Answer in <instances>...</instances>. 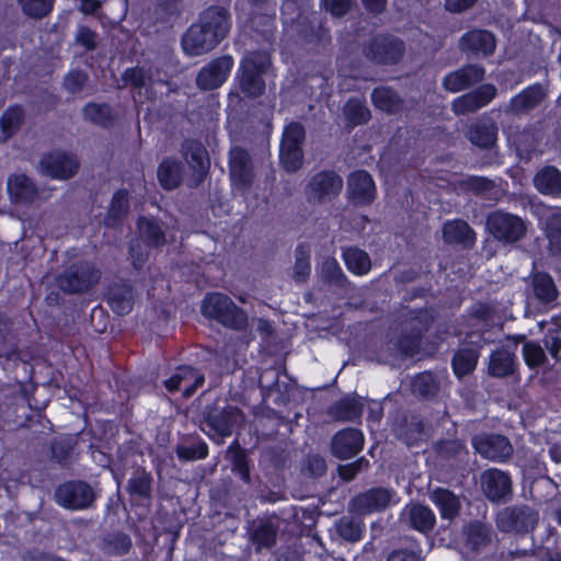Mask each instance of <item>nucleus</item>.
I'll use <instances>...</instances> for the list:
<instances>
[{"instance_id": "23", "label": "nucleus", "mask_w": 561, "mask_h": 561, "mask_svg": "<svg viewBox=\"0 0 561 561\" xmlns=\"http://www.w3.org/2000/svg\"><path fill=\"white\" fill-rule=\"evenodd\" d=\"M460 45L463 50L488 56L494 51L496 44L489 31L473 30L462 36Z\"/></svg>"}, {"instance_id": "37", "label": "nucleus", "mask_w": 561, "mask_h": 561, "mask_svg": "<svg viewBox=\"0 0 561 561\" xmlns=\"http://www.w3.org/2000/svg\"><path fill=\"white\" fill-rule=\"evenodd\" d=\"M535 296L543 304H549L557 299L558 290L552 277L546 273H537L533 278Z\"/></svg>"}, {"instance_id": "4", "label": "nucleus", "mask_w": 561, "mask_h": 561, "mask_svg": "<svg viewBox=\"0 0 561 561\" xmlns=\"http://www.w3.org/2000/svg\"><path fill=\"white\" fill-rule=\"evenodd\" d=\"M100 278V273L88 262L72 264L56 277V285L68 294L87 291Z\"/></svg>"}, {"instance_id": "24", "label": "nucleus", "mask_w": 561, "mask_h": 561, "mask_svg": "<svg viewBox=\"0 0 561 561\" xmlns=\"http://www.w3.org/2000/svg\"><path fill=\"white\" fill-rule=\"evenodd\" d=\"M183 156L188 165L203 178L207 172L209 159L205 147L196 140H186L182 146Z\"/></svg>"}, {"instance_id": "60", "label": "nucleus", "mask_w": 561, "mask_h": 561, "mask_svg": "<svg viewBox=\"0 0 561 561\" xmlns=\"http://www.w3.org/2000/svg\"><path fill=\"white\" fill-rule=\"evenodd\" d=\"M84 118L95 125L103 126L105 123V108L103 104L89 103L83 110Z\"/></svg>"}, {"instance_id": "10", "label": "nucleus", "mask_w": 561, "mask_h": 561, "mask_svg": "<svg viewBox=\"0 0 561 561\" xmlns=\"http://www.w3.org/2000/svg\"><path fill=\"white\" fill-rule=\"evenodd\" d=\"M239 419L240 410L229 405L221 411L209 412L202 430L211 439H217L219 443L222 437L231 435L233 426Z\"/></svg>"}, {"instance_id": "46", "label": "nucleus", "mask_w": 561, "mask_h": 561, "mask_svg": "<svg viewBox=\"0 0 561 561\" xmlns=\"http://www.w3.org/2000/svg\"><path fill=\"white\" fill-rule=\"evenodd\" d=\"M279 158L283 167L294 172L298 170L302 164V150L301 147H290L280 145Z\"/></svg>"}, {"instance_id": "55", "label": "nucleus", "mask_w": 561, "mask_h": 561, "mask_svg": "<svg viewBox=\"0 0 561 561\" xmlns=\"http://www.w3.org/2000/svg\"><path fill=\"white\" fill-rule=\"evenodd\" d=\"M304 138V127L299 123H290L285 127L280 145L300 147Z\"/></svg>"}, {"instance_id": "11", "label": "nucleus", "mask_w": 561, "mask_h": 561, "mask_svg": "<svg viewBox=\"0 0 561 561\" xmlns=\"http://www.w3.org/2000/svg\"><path fill=\"white\" fill-rule=\"evenodd\" d=\"M55 499L64 507L81 510L92 503L94 493L85 482L73 481L61 484L55 492Z\"/></svg>"}, {"instance_id": "19", "label": "nucleus", "mask_w": 561, "mask_h": 561, "mask_svg": "<svg viewBox=\"0 0 561 561\" xmlns=\"http://www.w3.org/2000/svg\"><path fill=\"white\" fill-rule=\"evenodd\" d=\"M364 435L356 428H344L337 432L332 439V453L341 459L355 456L363 449Z\"/></svg>"}, {"instance_id": "35", "label": "nucleus", "mask_w": 561, "mask_h": 561, "mask_svg": "<svg viewBox=\"0 0 561 561\" xmlns=\"http://www.w3.org/2000/svg\"><path fill=\"white\" fill-rule=\"evenodd\" d=\"M514 365V354L505 348H501L491 355L489 362V373L494 377H504L513 373Z\"/></svg>"}, {"instance_id": "50", "label": "nucleus", "mask_w": 561, "mask_h": 561, "mask_svg": "<svg viewBox=\"0 0 561 561\" xmlns=\"http://www.w3.org/2000/svg\"><path fill=\"white\" fill-rule=\"evenodd\" d=\"M276 540V529L270 523L260 524L253 533V541L259 548H268Z\"/></svg>"}, {"instance_id": "5", "label": "nucleus", "mask_w": 561, "mask_h": 561, "mask_svg": "<svg viewBox=\"0 0 561 561\" xmlns=\"http://www.w3.org/2000/svg\"><path fill=\"white\" fill-rule=\"evenodd\" d=\"M486 225L495 239L507 243L518 241L527 230L526 222L520 217L503 211L490 214Z\"/></svg>"}, {"instance_id": "27", "label": "nucleus", "mask_w": 561, "mask_h": 561, "mask_svg": "<svg viewBox=\"0 0 561 561\" xmlns=\"http://www.w3.org/2000/svg\"><path fill=\"white\" fill-rule=\"evenodd\" d=\"M535 187L546 195L561 193V172L554 167H546L534 178Z\"/></svg>"}, {"instance_id": "57", "label": "nucleus", "mask_w": 561, "mask_h": 561, "mask_svg": "<svg viewBox=\"0 0 561 561\" xmlns=\"http://www.w3.org/2000/svg\"><path fill=\"white\" fill-rule=\"evenodd\" d=\"M337 530L343 538L351 541H357L362 537L360 525L351 519H342L337 524Z\"/></svg>"}, {"instance_id": "58", "label": "nucleus", "mask_w": 561, "mask_h": 561, "mask_svg": "<svg viewBox=\"0 0 561 561\" xmlns=\"http://www.w3.org/2000/svg\"><path fill=\"white\" fill-rule=\"evenodd\" d=\"M128 210V196L126 191H118L114 194L112 202L110 214L113 218H119L125 215Z\"/></svg>"}, {"instance_id": "16", "label": "nucleus", "mask_w": 561, "mask_h": 561, "mask_svg": "<svg viewBox=\"0 0 561 561\" xmlns=\"http://www.w3.org/2000/svg\"><path fill=\"white\" fill-rule=\"evenodd\" d=\"M481 486L485 496L492 501L504 500L512 491L510 476L500 469H489L481 474Z\"/></svg>"}, {"instance_id": "42", "label": "nucleus", "mask_w": 561, "mask_h": 561, "mask_svg": "<svg viewBox=\"0 0 561 561\" xmlns=\"http://www.w3.org/2000/svg\"><path fill=\"white\" fill-rule=\"evenodd\" d=\"M343 112L346 121L353 126L364 124L370 117L368 107L358 99L348 100Z\"/></svg>"}, {"instance_id": "22", "label": "nucleus", "mask_w": 561, "mask_h": 561, "mask_svg": "<svg viewBox=\"0 0 561 561\" xmlns=\"http://www.w3.org/2000/svg\"><path fill=\"white\" fill-rule=\"evenodd\" d=\"M483 77V68L477 65H469L446 76L444 87L450 92H458L481 81Z\"/></svg>"}, {"instance_id": "1", "label": "nucleus", "mask_w": 561, "mask_h": 561, "mask_svg": "<svg viewBox=\"0 0 561 561\" xmlns=\"http://www.w3.org/2000/svg\"><path fill=\"white\" fill-rule=\"evenodd\" d=\"M230 16L224 8L210 7L182 37V49L190 57L201 56L213 50L229 33Z\"/></svg>"}, {"instance_id": "40", "label": "nucleus", "mask_w": 561, "mask_h": 561, "mask_svg": "<svg viewBox=\"0 0 561 561\" xmlns=\"http://www.w3.org/2000/svg\"><path fill=\"white\" fill-rule=\"evenodd\" d=\"M20 106L9 107L0 118V142L8 140L19 129L23 121Z\"/></svg>"}, {"instance_id": "48", "label": "nucleus", "mask_w": 561, "mask_h": 561, "mask_svg": "<svg viewBox=\"0 0 561 561\" xmlns=\"http://www.w3.org/2000/svg\"><path fill=\"white\" fill-rule=\"evenodd\" d=\"M295 278L302 282L310 273V249L307 245H298L295 253Z\"/></svg>"}, {"instance_id": "32", "label": "nucleus", "mask_w": 561, "mask_h": 561, "mask_svg": "<svg viewBox=\"0 0 561 561\" xmlns=\"http://www.w3.org/2000/svg\"><path fill=\"white\" fill-rule=\"evenodd\" d=\"M407 514L411 526L421 533L432 530L435 525V515L427 506L413 504L407 508Z\"/></svg>"}, {"instance_id": "52", "label": "nucleus", "mask_w": 561, "mask_h": 561, "mask_svg": "<svg viewBox=\"0 0 561 561\" xmlns=\"http://www.w3.org/2000/svg\"><path fill=\"white\" fill-rule=\"evenodd\" d=\"M523 356L529 367H538L546 360V355L542 347L536 342L524 343Z\"/></svg>"}, {"instance_id": "43", "label": "nucleus", "mask_w": 561, "mask_h": 561, "mask_svg": "<svg viewBox=\"0 0 561 561\" xmlns=\"http://www.w3.org/2000/svg\"><path fill=\"white\" fill-rule=\"evenodd\" d=\"M151 69L145 67L128 68L123 73L125 84L130 85L136 90L146 88L151 82Z\"/></svg>"}, {"instance_id": "7", "label": "nucleus", "mask_w": 561, "mask_h": 561, "mask_svg": "<svg viewBox=\"0 0 561 561\" xmlns=\"http://www.w3.org/2000/svg\"><path fill=\"white\" fill-rule=\"evenodd\" d=\"M343 187V180L334 172H320L311 178L306 187V197L310 203H324L335 197Z\"/></svg>"}, {"instance_id": "45", "label": "nucleus", "mask_w": 561, "mask_h": 561, "mask_svg": "<svg viewBox=\"0 0 561 561\" xmlns=\"http://www.w3.org/2000/svg\"><path fill=\"white\" fill-rule=\"evenodd\" d=\"M151 477L146 471L137 470L128 481V490L140 497H149L151 493Z\"/></svg>"}, {"instance_id": "21", "label": "nucleus", "mask_w": 561, "mask_h": 561, "mask_svg": "<svg viewBox=\"0 0 561 561\" xmlns=\"http://www.w3.org/2000/svg\"><path fill=\"white\" fill-rule=\"evenodd\" d=\"M347 192L355 204H369L375 198L376 193L373 178L366 171L353 172L348 178Z\"/></svg>"}, {"instance_id": "20", "label": "nucleus", "mask_w": 561, "mask_h": 561, "mask_svg": "<svg viewBox=\"0 0 561 561\" xmlns=\"http://www.w3.org/2000/svg\"><path fill=\"white\" fill-rule=\"evenodd\" d=\"M7 191L10 199L16 204H30L38 197L35 183L23 173H14L8 178Z\"/></svg>"}, {"instance_id": "31", "label": "nucleus", "mask_w": 561, "mask_h": 561, "mask_svg": "<svg viewBox=\"0 0 561 561\" xmlns=\"http://www.w3.org/2000/svg\"><path fill=\"white\" fill-rule=\"evenodd\" d=\"M443 236L448 243L471 244L474 241V232L462 220L448 221L444 225Z\"/></svg>"}, {"instance_id": "8", "label": "nucleus", "mask_w": 561, "mask_h": 561, "mask_svg": "<svg viewBox=\"0 0 561 561\" xmlns=\"http://www.w3.org/2000/svg\"><path fill=\"white\" fill-rule=\"evenodd\" d=\"M403 43L392 36L374 37L365 47V56L378 64H394L403 54Z\"/></svg>"}, {"instance_id": "47", "label": "nucleus", "mask_w": 561, "mask_h": 561, "mask_svg": "<svg viewBox=\"0 0 561 561\" xmlns=\"http://www.w3.org/2000/svg\"><path fill=\"white\" fill-rule=\"evenodd\" d=\"M495 129L493 127L474 125L469 130L470 141L479 147H491L495 141Z\"/></svg>"}, {"instance_id": "6", "label": "nucleus", "mask_w": 561, "mask_h": 561, "mask_svg": "<svg viewBox=\"0 0 561 561\" xmlns=\"http://www.w3.org/2000/svg\"><path fill=\"white\" fill-rule=\"evenodd\" d=\"M538 522V514L528 506L505 507L497 513L496 525L505 533H528Z\"/></svg>"}, {"instance_id": "13", "label": "nucleus", "mask_w": 561, "mask_h": 561, "mask_svg": "<svg viewBox=\"0 0 561 561\" xmlns=\"http://www.w3.org/2000/svg\"><path fill=\"white\" fill-rule=\"evenodd\" d=\"M474 450L483 458L493 461H503L513 451L508 439L502 435H481L472 439Z\"/></svg>"}, {"instance_id": "9", "label": "nucleus", "mask_w": 561, "mask_h": 561, "mask_svg": "<svg viewBox=\"0 0 561 561\" xmlns=\"http://www.w3.org/2000/svg\"><path fill=\"white\" fill-rule=\"evenodd\" d=\"M78 168L79 162L76 157L64 151L47 153L39 162V172L57 180H67L73 176Z\"/></svg>"}, {"instance_id": "63", "label": "nucleus", "mask_w": 561, "mask_h": 561, "mask_svg": "<svg viewBox=\"0 0 561 561\" xmlns=\"http://www.w3.org/2000/svg\"><path fill=\"white\" fill-rule=\"evenodd\" d=\"M324 8L334 16H341L350 8L351 0H323Z\"/></svg>"}, {"instance_id": "64", "label": "nucleus", "mask_w": 561, "mask_h": 561, "mask_svg": "<svg viewBox=\"0 0 561 561\" xmlns=\"http://www.w3.org/2000/svg\"><path fill=\"white\" fill-rule=\"evenodd\" d=\"M322 273L328 279H335L341 274L339 263L334 259H327L322 264Z\"/></svg>"}, {"instance_id": "17", "label": "nucleus", "mask_w": 561, "mask_h": 561, "mask_svg": "<svg viewBox=\"0 0 561 561\" xmlns=\"http://www.w3.org/2000/svg\"><path fill=\"white\" fill-rule=\"evenodd\" d=\"M496 88L492 84H483L477 90L463 94L453 102V111L457 115L474 112L488 105L495 96Z\"/></svg>"}, {"instance_id": "29", "label": "nucleus", "mask_w": 561, "mask_h": 561, "mask_svg": "<svg viewBox=\"0 0 561 561\" xmlns=\"http://www.w3.org/2000/svg\"><path fill=\"white\" fill-rule=\"evenodd\" d=\"M545 96L541 85H531L526 88L519 94L512 99L510 110L513 113H520L534 108Z\"/></svg>"}, {"instance_id": "61", "label": "nucleus", "mask_w": 561, "mask_h": 561, "mask_svg": "<svg viewBox=\"0 0 561 561\" xmlns=\"http://www.w3.org/2000/svg\"><path fill=\"white\" fill-rule=\"evenodd\" d=\"M96 34L92 30L87 26H80L76 35V41L85 49L92 50L96 46Z\"/></svg>"}, {"instance_id": "18", "label": "nucleus", "mask_w": 561, "mask_h": 561, "mask_svg": "<svg viewBox=\"0 0 561 561\" xmlns=\"http://www.w3.org/2000/svg\"><path fill=\"white\" fill-rule=\"evenodd\" d=\"M203 383L204 376L190 366L179 367L178 370L165 380V387L170 392L182 390L185 398L192 397Z\"/></svg>"}, {"instance_id": "62", "label": "nucleus", "mask_w": 561, "mask_h": 561, "mask_svg": "<svg viewBox=\"0 0 561 561\" xmlns=\"http://www.w3.org/2000/svg\"><path fill=\"white\" fill-rule=\"evenodd\" d=\"M543 343L550 355L558 358L561 352V332L557 330L549 331L543 339Z\"/></svg>"}, {"instance_id": "41", "label": "nucleus", "mask_w": 561, "mask_h": 561, "mask_svg": "<svg viewBox=\"0 0 561 561\" xmlns=\"http://www.w3.org/2000/svg\"><path fill=\"white\" fill-rule=\"evenodd\" d=\"M241 71L240 88L248 96L255 98L262 94L265 84L261 78L263 72L255 69H239Z\"/></svg>"}, {"instance_id": "34", "label": "nucleus", "mask_w": 561, "mask_h": 561, "mask_svg": "<svg viewBox=\"0 0 561 561\" xmlns=\"http://www.w3.org/2000/svg\"><path fill=\"white\" fill-rule=\"evenodd\" d=\"M158 179L165 190L175 188L182 180V167L173 159H164L158 168Z\"/></svg>"}, {"instance_id": "39", "label": "nucleus", "mask_w": 561, "mask_h": 561, "mask_svg": "<svg viewBox=\"0 0 561 561\" xmlns=\"http://www.w3.org/2000/svg\"><path fill=\"white\" fill-rule=\"evenodd\" d=\"M374 105L383 112L396 113L401 107V99L389 88H377L371 94Z\"/></svg>"}, {"instance_id": "15", "label": "nucleus", "mask_w": 561, "mask_h": 561, "mask_svg": "<svg viewBox=\"0 0 561 561\" xmlns=\"http://www.w3.org/2000/svg\"><path fill=\"white\" fill-rule=\"evenodd\" d=\"M396 502V493L377 488L359 494L352 501V510L358 514H369L386 508Z\"/></svg>"}, {"instance_id": "38", "label": "nucleus", "mask_w": 561, "mask_h": 561, "mask_svg": "<svg viewBox=\"0 0 561 561\" xmlns=\"http://www.w3.org/2000/svg\"><path fill=\"white\" fill-rule=\"evenodd\" d=\"M478 348H462L453 358V368L457 377L470 374L477 366L479 358Z\"/></svg>"}, {"instance_id": "44", "label": "nucleus", "mask_w": 561, "mask_h": 561, "mask_svg": "<svg viewBox=\"0 0 561 561\" xmlns=\"http://www.w3.org/2000/svg\"><path fill=\"white\" fill-rule=\"evenodd\" d=\"M55 0H18L24 14L33 19L47 16L53 8Z\"/></svg>"}, {"instance_id": "25", "label": "nucleus", "mask_w": 561, "mask_h": 561, "mask_svg": "<svg viewBox=\"0 0 561 561\" xmlns=\"http://www.w3.org/2000/svg\"><path fill=\"white\" fill-rule=\"evenodd\" d=\"M430 500L438 508L443 519H453L460 510V500L451 491L443 488L433 490Z\"/></svg>"}, {"instance_id": "28", "label": "nucleus", "mask_w": 561, "mask_h": 561, "mask_svg": "<svg viewBox=\"0 0 561 561\" xmlns=\"http://www.w3.org/2000/svg\"><path fill=\"white\" fill-rule=\"evenodd\" d=\"M363 404L354 397H345L330 408V414L342 422H353L362 416Z\"/></svg>"}, {"instance_id": "49", "label": "nucleus", "mask_w": 561, "mask_h": 561, "mask_svg": "<svg viewBox=\"0 0 561 561\" xmlns=\"http://www.w3.org/2000/svg\"><path fill=\"white\" fill-rule=\"evenodd\" d=\"M73 445L70 438L56 439L51 445L53 458L60 465H67L72 459Z\"/></svg>"}, {"instance_id": "30", "label": "nucleus", "mask_w": 561, "mask_h": 561, "mask_svg": "<svg viewBox=\"0 0 561 561\" xmlns=\"http://www.w3.org/2000/svg\"><path fill=\"white\" fill-rule=\"evenodd\" d=\"M107 304L117 314H125L131 310V288L126 284H119L107 291Z\"/></svg>"}, {"instance_id": "54", "label": "nucleus", "mask_w": 561, "mask_h": 561, "mask_svg": "<svg viewBox=\"0 0 561 561\" xmlns=\"http://www.w3.org/2000/svg\"><path fill=\"white\" fill-rule=\"evenodd\" d=\"M271 65L270 56L266 53L253 51L241 61L240 69H255L264 72Z\"/></svg>"}, {"instance_id": "36", "label": "nucleus", "mask_w": 561, "mask_h": 561, "mask_svg": "<svg viewBox=\"0 0 561 561\" xmlns=\"http://www.w3.org/2000/svg\"><path fill=\"white\" fill-rule=\"evenodd\" d=\"M343 259L346 267L356 275H365L371 268L368 254L357 248H348L343 252Z\"/></svg>"}, {"instance_id": "14", "label": "nucleus", "mask_w": 561, "mask_h": 561, "mask_svg": "<svg viewBox=\"0 0 561 561\" xmlns=\"http://www.w3.org/2000/svg\"><path fill=\"white\" fill-rule=\"evenodd\" d=\"M229 164L232 185L243 194L250 187L253 180L248 152L239 147L232 148Z\"/></svg>"}, {"instance_id": "3", "label": "nucleus", "mask_w": 561, "mask_h": 561, "mask_svg": "<svg viewBox=\"0 0 561 561\" xmlns=\"http://www.w3.org/2000/svg\"><path fill=\"white\" fill-rule=\"evenodd\" d=\"M138 239L130 245V257L136 268L147 261L149 249L164 243V233L159 224L151 218L141 217L137 224Z\"/></svg>"}, {"instance_id": "12", "label": "nucleus", "mask_w": 561, "mask_h": 561, "mask_svg": "<svg viewBox=\"0 0 561 561\" xmlns=\"http://www.w3.org/2000/svg\"><path fill=\"white\" fill-rule=\"evenodd\" d=\"M233 64V58L229 55L213 59L199 70L196 78L197 87L202 90L219 88L227 80Z\"/></svg>"}, {"instance_id": "33", "label": "nucleus", "mask_w": 561, "mask_h": 561, "mask_svg": "<svg viewBox=\"0 0 561 561\" xmlns=\"http://www.w3.org/2000/svg\"><path fill=\"white\" fill-rule=\"evenodd\" d=\"M466 545L472 551H480L491 541V529L485 524L476 522L465 528Z\"/></svg>"}, {"instance_id": "51", "label": "nucleus", "mask_w": 561, "mask_h": 561, "mask_svg": "<svg viewBox=\"0 0 561 561\" xmlns=\"http://www.w3.org/2000/svg\"><path fill=\"white\" fill-rule=\"evenodd\" d=\"M424 328L425 324H422L421 328H419L416 323L413 324L412 334L399 341V351L407 356H413L414 354H416L420 348L421 333Z\"/></svg>"}, {"instance_id": "53", "label": "nucleus", "mask_w": 561, "mask_h": 561, "mask_svg": "<svg viewBox=\"0 0 561 561\" xmlns=\"http://www.w3.org/2000/svg\"><path fill=\"white\" fill-rule=\"evenodd\" d=\"M176 455L183 460L204 459L208 455V446L203 440L192 446L181 445L176 448Z\"/></svg>"}, {"instance_id": "56", "label": "nucleus", "mask_w": 561, "mask_h": 561, "mask_svg": "<svg viewBox=\"0 0 561 561\" xmlns=\"http://www.w3.org/2000/svg\"><path fill=\"white\" fill-rule=\"evenodd\" d=\"M412 387L414 392L430 396L436 391L435 378L431 373H422L414 377Z\"/></svg>"}, {"instance_id": "59", "label": "nucleus", "mask_w": 561, "mask_h": 561, "mask_svg": "<svg viewBox=\"0 0 561 561\" xmlns=\"http://www.w3.org/2000/svg\"><path fill=\"white\" fill-rule=\"evenodd\" d=\"M87 82V75L80 70L70 71L64 80V85L71 93L79 92Z\"/></svg>"}, {"instance_id": "26", "label": "nucleus", "mask_w": 561, "mask_h": 561, "mask_svg": "<svg viewBox=\"0 0 561 561\" xmlns=\"http://www.w3.org/2000/svg\"><path fill=\"white\" fill-rule=\"evenodd\" d=\"M540 225L545 230L550 244L556 250H560L561 247V213L550 208L543 207L540 209Z\"/></svg>"}, {"instance_id": "2", "label": "nucleus", "mask_w": 561, "mask_h": 561, "mask_svg": "<svg viewBox=\"0 0 561 561\" xmlns=\"http://www.w3.org/2000/svg\"><path fill=\"white\" fill-rule=\"evenodd\" d=\"M202 311L205 317L215 319L233 330H242L248 324L247 313L224 294L207 295L204 298Z\"/></svg>"}]
</instances>
